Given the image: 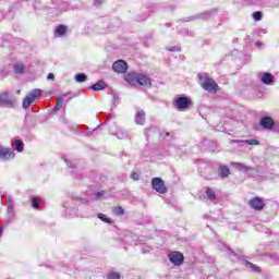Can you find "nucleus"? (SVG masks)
Wrapping results in <instances>:
<instances>
[{"instance_id": "obj_1", "label": "nucleus", "mask_w": 279, "mask_h": 279, "mask_svg": "<svg viewBox=\"0 0 279 279\" xmlns=\"http://www.w3.org/2000/svg\"><path fill=\"white\" fill-rule=\"evenodd\" d=\"M202 88L208 93H218L219 85L213 78H204L201 75L198 76Z\"/></svg>"}, {"instance_id": "obj_2", "label": "nucleus", "mask_w": 279, "mask_h": 279, "mask_svg": "<svg viewBox=\"0 0 279 279\" xmlns=\"http://www.w3.org/2000/svg\"><path fill=\"white\" fill-rule=\"evenodd\" d=\"M193 101L186 97V96H179L177 98H174V108L177 110H189V108H191Z\"/></svg>"}, {"instance_id": "obj_3", "label": "nucleus", "mask_w": 279, "mask_h": 279, "mask_svg": "<svg viewBox=\"0 0 279 279\" xmlns=\"http://www.w3.org/2000/svg\"><path fill=\"white\" fill-rule=\"evenodd\" d=\"M151 186L157 193L165 194L168 191L165 186V181H162L160 178H154L151 180Z\"/></svg>"}, {"instance_id": "obj_4", "label": "nucleus", "mask_w": 279, "mask_h": 279, "mask_svg": "<svg viewBox=\"0 0 279 279\" xmlns=\"http://www.w3.org/2000/svg\"><path fill=\"white\" fill-rule=\"evenodd\" d=\"M170 263L172 265H175L177 267H180L182 263H184V255L180 252H172L168 255Z\"/></svg>"}, {"instance_id": "obj_5", "label": "nucleus", "mask_w": 279, "mask_h": 279, "mask_svg": "<svg viewBox=\"0 0 279 279\" xmlns=\"http://www.w3.org/2000/svg\"><path fill=\"white\" fill-rule=\"evenodd\" d=\"M112 69L114 73L123 74L128 73L129 65L128 62H125L124 60H118L113 63Z\"/></svg>"}, {"instance_id": "obj_6", "label": "nucleus", "mask_w": 279, "mask_h": 279, "mask_svg": "<svg viewBox=\"0 0 279 279\" xmlns=\"http://www.w3.org/2000/svg\"><path fill=\"white\" fill-rule=\"evenodd\" d=\"M248 205L254 210H263L265 208V202L259 197H254L248 201Z\"/></svg>"}, {"instance_id": "obj_7", "label": "nucleus", "mask_w": 279, "mask_h": 279, "mask_svg": "<svg viewBox=\"0 0 279 279\" xmlns=\"http://www.w3.org/2000/svg\"><path fill=\"white\" fill-rule=\"evenodd\" d=\"M138 75L140 74H137L135 72H130V73L124 75V80L131 86H138Z\"/></svg>"}, {"instance_id": "obj_8", "label": "nucleus", "mask_w": 279, "mask_h": 279, "mask_svg": "<svg viewBox=\"0 0 279 279\" xmlns=\"http://www.w3.org/2000/svg\"><path fill=\"white\" fill-rule=\"evenodd\" d=\"M259 125H262L264 130H271V128H274L275 125V122L271 117H265V118H262Z\"/></svg>"}, {"instance_id": "obj_9", "label": "nucleus", "mask_w": 279, "mask_h": 279, "mask_svg": "<svg viewBox=\"0 0 279 279\" xmlns=\"http://www.w3.org/2000/svg\"><path fill=\"white\" fill-rule=\"evenodd\" d=\"M11 158H14V153L0 146V160H10Z\"/></svg>"}, {"instance_id": "obj_10", "label": "nucleus", "mask_w": 279, "mask_h": 279, "mask_svg": "<svg viewBox=\"0 0 279 279\" xmlns=\"http://www.w3.org/2000/svg\"><path fill=\"white\" fill-rule=\"evenodd\" d=\"M137 86H151V81H149V78H147V76H145L143 74H138Z\"/></svg>"}, {"instance_id": "obj_11", "label": "nucleus", "mask_w": 279, "mask_h": 279, "mask_svg": "<svg viewBox=\"0 0 279 279\" xmlns=\"http://www.w3.org/2000/svg\"><path fill=\"white\" fill-rule=\"evenodd\" d=\"M14 104H16L14 99L9 98L8 96L0 95V106L10 107V106H14Z\"/></svg>"}, {"instance_id": "obj_12", "label": "nucleus", "mask_w": 279, "mask_h": 279, "mask_svg": "<svg viewBox=\"0 0 279 279\" xmlns=\"http://www.w3.org/2000/svg\"><path fill=\"white\" fill-rule=\"evenodd\" d=\"M135 122L137 125L145 124V111H137V113L135 116Z\"/></svg>"}, {"instance_id": "obj_13", "label": "nucleus", "mask_w": 279, "mask_h": 279, "mask_svg": "<svg viewBox=\"0 0 279 279\" xmlns=\"http://www.w3.org/2000/svg\"><path fill=\"white\" fill-rule=\"evenodd\" d=\"M204 199H209V202L217 199V195L215 194V191L207 189L205 191Z\"/></svg>"}, {"instance_id": "obj_14", "label": "nucleus", "mask_w": 279, "mask_h": 279, "mask_svg": "<svg viewBox=\"0 0 279 279\" xmlns=\"http://www.w3.org/2000/svg\"><path fill=\"white\" fill-rule=\"evenodd\" d=\"M262 82L267 85L272 84L274 75H271V73H264L262 75Z\"/></svg>"}, {"instance_id": "obj_15", "label": "nucleus", "mask_w": 279, "mask_h": 279, "mask_svg": "<svg viewBox=\"0 0 279 279\" xmlns=\"http://www.w3.org/2000/svg\"><path fill=\"white\" fill-rule=\"evenodd\" d=\"M35 99L34 96H31L29 94L24 98L23 100V108H29L32 104H34Z\"/></svg>"}, {"instance_id": "obj_16", "label": "nucleus", "mask_w": 279, "mask_h": 279, "mask_svg": "<svg viewBox=\"0 0 279 279\" xmlns=\"http://www.w3.org/2000/svg\"><path fill=\"white\" fill-rule=\"evenodd\" d=\"M231 165H232V167H234V169H238V171H245V172H247V171H250L252 169V168H250V167H247V166H245L243 163H239V162H233Z\"/></svg>"}, {"instance_id": "obj_17", "label": "nucleus", "mask_w": 279, "mask_h": 279, "mask_svg": "<svg viewBox=\"0 0 279 279\" xmlns=\"http://www.w3.org/2000/svg\"><path fill=\"white\" fill-rule=\"evenodd\" d=\"M219 175H221V178H228V175H230V169H228L227 166H221L219 168Z\"/></svg>"}, {"instance_id": "obj_18", "label": "nucleus", "mask_w": 279, "mask_h": 279, "mask_svg": "<svg viewBox=\"0 0 279 279\" xmlns=\"http://www.w3.org/2000/svg\"><path fill=\"white\" fill-rule=\"evenodd\" d=\"M66 34V26L60 25L56 28V36H64Z\"/></svg>"}, {"instance_id": "obj_19", "label": "nucleus", "mask_w": 279, "mask_h": 279, "mask_svg": "<svg viewBox=\"0 0 279 279\" xmlns=\"http://www.w3.org/2000/svg\"><path fill=\"white\" fill-rule=\"evenodd\" d=\"M104 88H106V83L101 81L92 86V90H104Z\"/></svg>"}, {"instance_id": "obj_20", "label": "nucleus", "mask_w": 279, "mask_h": 279, "mask_svg": "<svg viewBox=\"0 0 279 279\" xmlns=\"http://www.w3.org/2000/svg\"><path fill=\"white\" fill-rule=\"evenodd\" d=\"M113 215H118L119 217H123L125 215V210L122 207H113Z\"/></svg>"}, {"instance_id": "obj_21", "label": "nucleus", "mask_w": 279, "mask_h": 279, "mask_svg": "<svg viewBox=\"0 0 279 279\" xmlns=\"http://www.w3.org/2000/svg\"><path fill=\"white\" fill-rule=\"evenodd\" d=\"M108 279H121V275L117 271H111L107 275Z\"/></svg>"}, {"instance_id": "obj_22", "label": "nucleus", "mask_w": 279, "mask_h": 279, "mask_svg": "<svg viewBox=\"0 0 279 279\" xmlns=\"http://www.w3.org/2000/svg\"><path fill=\"white\" fill-rule=\"evenodd\" d=\"M40 95H43V90L41 89H34L29 96L33 97V99L36 100V97H40Z\"/></svg>"}, {"instance_id": "obj_23", "label": "nucleus", "mask_w": 279, "mask_h": 279, "mask_svg": "<svg viewBox=\"0 0 279 279\" xmlns=\"http://www.w3.org/2000/svg\"><path fill=\"white\" fill-rule=\"evenodd\" d=\"M74 80H76V82H78V83L86 82V75L85 74H76L74 76Z\"/></svg>"}, {"instance_id": "obj_24", "label": "nucleus", "mask_w": 279, "mask_h": 279, "mask_svg": "<svg viewBox=\"0 0 279 279\" xmlns=\"http://www.w3.org/2000/svg\"><path fill=\"white\" fill-rule=\"evenodd\" d=\"M98 219H100L105 223H112V220H110V218H107L104 214H98Z\"/></svg>"}, {"instance_id": "obj_25", "label": "nucleus", "mask_w": 279, "mask_h": 279, "mask_svg": "<svg viewBox=\"0 0 279 279\" xmlns=\"http://www.w3.org/2000/svg\"><path fill=\"white\" fill-rule=\"evenodd\" d=\"M62 106H64V99L58 98L54 110H60V108H62Z\"/></svg>"}, {"instance_id": "obj_26", "label": "nucleus", "mask_w": 279, "mask_h": 279, "mask_svg": "<svg viewBox=\"0 0 279 279\" xmlns=\"http://www.w3.org/2000/svg\"><path fill=\"white\" fill-rule=\"evenodd\" d=\"M15 148L17 151H23V142L21 140L15 141Z\"/></svg>"}, {"instance_id": "obj_27", "label": "nucleus", "mask_w": 279, "mask_h": 279, "mask_svg": "<svg viewBox=\"0 0 279 279\" xmlns=\"http://www.w3.org/2000/svg\"><path fill=\"white\" fill-rule=\"evenodd\" d=\"M246 267H250V269H253V271H256L257 274L260 272V267H258L254 264L247 263Z\"/></svg>"}, {"instance_id": "obj_28", "label": "nucleus", "mask_w": 279, "mask_h": 279, "mask_svg": "<svg viewBox=\"0 0 279 279\" xmlns=\"http://www.w3.org/2000/svg\"><path fill=\"white\" fill-rule=\"evenodd\" d=\"M23 71H25V65L21 63L15 65V73H23Z\"/></svg>"}, {"instance_id": "obj_29", "label": "nucleus", "mask_w": 279, "mask_h": 279, "mask_svg": "<svg viewBox=\"0 0 279 279\" xmlns=\"http://www.w3.org/2000/svg\"><path fill=\"white\" fill-rule=\"evenodd\" d=\"M253 19H254V21H260V19H263V13H260V12H254L253 13Z\"/></svg>"}, {"instance_id": "obj_30", "label": "nucleus", "mask_w": 279, "mask_h": 279, "mask_svg": "<svg viewBox=\"0 0 279 279\" xmlns=\"http://www.w3.org/2000/svg\"><path fill=\"white\" fill-rule=\"evenodd\" d=\"M131 178H132V180H134L135 182H138V180H141V175H138V173H136V172H132V173H131Z\"/></svg>"}, {"instance_id": "obj_31", "label": "nucleus", "mask_w": 279, "mask_h": 279, "mask_svg": "<svg viewBox=\"0 0 279 279\" xmlns=\"http://www.w3.org/2000/svg\"><path fill=\"white\" fill-rule=\"evenodd\" d=\"M245 143H247V145H259V143L256 140H248Z\"/></svg>"}, {"instance_id": "obj_32", "label": "nucleus", "mask_w": 279, "mask_h": 279, "mask_svg": "<svg viewBox=\"0 0 279 279\" xmlns=\"http://www.w3.org/2000/svg\"><path fill=\"white\" fill-rule=\"evenodd\" d=\"M33 208H38V201L36 198L33 199Z\"/></svg>"}, {"instance_id": "obj_33", "label": "nucleus", "mask_w": 279, "mask_h": 279, "mask_svg": "<svg viewBox=\"0 0 279 279\" xmlns=\"http://www.w3.org/2000/svg\"><path fill=\"white\" fill-rule=\"evenodd\" d=\"M105 0H95V4L96 5H101V3H104Z\"/></svg>"}, {"instance_id": "obj_34", "label": "nucleus", "mask_w": 279, "mask_h": 279, "mask_svg": "<svg viewBox=\"0 0 279 279\" xmlns=\"http://www.w3.org/2000/svg\"><path fill=\"white\" fill-rule=\"evenodd\" d=\"M54 78V76H53V74H48V76H47V80H53Z\"/></svg>"}, {"instance_id": "obj_35", "label": "nucleus", "mask_w": 279, "mask_h": 279, "mask_svg": "<svg viewBox=\"0 0 279 279\" xmlns=\"http://www.w3.org/2000/svg\"><path fill=\"white\" fill-rule=\"evenodd\" d=\"M1 234H3V229L0 228V236H1Z\"/></svg>"}]
</instances>
